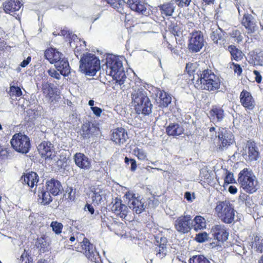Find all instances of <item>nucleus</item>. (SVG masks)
I'll return each instance as SVG.
<instances>
[{"mask_svg":"<svg viewBox=\"0 0 263 263\" xmlns=\"http://www.w3.org/2000/svg\"><path fill=\"white\" fill-rule=\"evenodd\" d=\"M197 82L195 88L197 89L214 91L220 88L221 81L211 70L206 69L196 73Z\"/></svg>","mask_w":263,"mask_h":263,"instance_id":"obj_1","label":"nucleus"},{"mask_svg":"<svg viewBox=\"0 0 263 263\" xmlns=\"http://www.w3.org/2000/svg\"><path fill=\"white\" fill-rule=\"evenodd\" d=\"M63 54L56 48H48L44 52V56L50 63L54 64L55 67L61 74L67 76L70 72L69 62L67 59L63 57Z\"/></svg>","mask_w":263,"mask_h":263,"instance_id":"obj_2","label":"nucleus"},{"mask_svg":"<svg viewBox=\"0 0 263 263\" xmlns=\"http://www.w3.org/2000/svg\"><path fill=\"white\" fill-rule=\"evenodd\" d=\"M237 180L240 187L248 194L256 192L259 188L258 180L251 169L245 168L241 170Z\"/></svg>","mask_w":263,"mask_h":263,"instance_id":"obj_3","label":"nucleus"},{"mask_svg":"<svg viewBox=\"0 0 263 263\" xmlns=\"http://www.w3.org/2000/svg\"><path fill=\"white\" fill-rule=\"evenodd\" d=\"M80 69L86 75L94 76L100 69V60L93 54H83L80 61Z\"/></svg>","mask_w":263,"mask_h":263,"instance_id":"obj_4","label":"nucleus"},{"mask_svg":"<svg viewBox=\"0 0 263 263\" xmlns=\"http://www.w3.org/2000/svg\"><path fill=\"white\" fill-rule=\"evenodd\" d=\"M106 72L119 84H123L126 77L122 68V62L116 58H108L106 59Z\"/></svg>","mask_w":263,"mask_h":263,"instance_id":"obj_5","label":"nucleus"},{"mask_svg":"<svg viewBox=\"0 0 263 263\" xmlns=\"http://www.w3.org/2000/svg\"><path fill=\"white\" fill-rule=\"evenodd\" d=\"M215 210L217 216L223 222L230 224L234 221L235 211L229 201L217 202Z\"/></svg>","mask_w":263,"mask_h":263,"instance_id":"obj_6","label":"nucleus"},{"mask_svg":"<svg viewBox=\"0 0 263 263\" xmlns=\"http://www.w3.org/2000/svg\"><path fill=\"white\" fill-rule=\"evenodd\" d=\"M132 99L138 114L148 115L152 112V104L146 93L140 90L133 94Z\"/></svg>","mask_w":263,"mask_h":263,"instance_id":"obj_7","label":"nucleus"},{"mask_svg":"<svg viewBox=\"0 0 263 263\" xmlns=\"http://www.w3.org/2000/svg\"><path fill=\"white\" fill-rule=\"evenodd\" d=\"M10 143L16 151L23 154L28 153L31 146L29 137L21 133L15 134Z\"/></svg>","mask_w":263,"mask_h":263,"instance_id":"obj_8","label":"nucleus"},{"mask_svg":"<svg viewBox=\"0 0 263 263\" xmlns=\"http://www.w3.org/2000/svg\"><path fill=\"white\" fill-rule=\"evenodd\" d=\"M124 197L127 202L128 208L134 213L139 214L144 211L146 206L138 195L128 191L125 194Z\"/></svg>","mask_w":263,"mask_h":263,"instance_id":"obj_9","label":"nucleus"},{"mask_svg":"<svg viewBox=\"0 0 263 263\" xmlns=\"http://www.w3.org/2000/svg\"><path fill=\"white\" fill-rule=\"evenodd\" d=\"M80 236L83 237V241L81 242V251L91 262H99L100 255L95 247L87 238L84 237L83 234H80Z\"/></svg>","mask_w":263,"mask_h":263,"instance_id":"obj_10","label":"nucleus"},{"mask_svg":"<svg viewBox=\"0 0 263 263\" xmlns=\"http://www.w3.org/2000/svg\"><path fill=\"white\" fill-rule=\"evenodd\" d=\"M204 43L203 33L200 30H194L191 33L188 49L192 52H198L204 46Z\"/></svg>","mask_w":263,"mask_h":263,"instance_id":"obj_11","label":"nucleus"},{"mask_svg":"<svg viewBox=\"0 0 263 263\" xmlns=\"http://www.w3.org/2000/svg\"><path fill=\"white\" fill-rule=\"evenodd\" d=\"M111 211L118 217L125 220H130L128 214L130 213L128 208L122 203L120 199L116 198L112 202Z\"/></svg>","mask_w":263,"mask_h":263,"instance_id":"obj_12","label":"nucleus"},{"mask_svg":"<svg viewBox=\"0 0 263 263\" xmlns=\"http://www.w3.org/2000/svg\"><path fill=\"white\" fill-rule=\"evenodd\" d=\"M218 146L222 151L223 148L227 147L234 142V136L231 132L225 129H220L218 128Z\"/></svg>","mask_w":263,"mask_h":263,"instance_id":"obj_13","label":"nucleus"},{"mask_svg":"<svg viewBox=\"0 0 263 263\" xmlns=\"http://www.w3.org/2000/svg\"><path fill=\"white\" fill-rule=\"evenodd\" d=\"M192 224L190 216L186 215L178 218L175 221L174 226L178 232L185 234L188 233L192 228Z\"/></svg>","mask_w":263,"mask_h":263,"instance_id":"obj_14","label":"nucleus"},{"mask_svg":"<svg viewBox=\"0 0 263 263\" xmlns=\"http://www.w3.org/2000/svg\"><path fill=\"white\" fill-rule=\"evenodd\" d=\"M211 233L214 239L219 243L223 242L228 239L229 232L226 227L223 224H216L212 227Z\"/></svg>","mask_w":263,"mask_h":263,"instance_id":"obj_15","label":"nucleus"},{"mask_svg":"<svg viewBox=\"0 0 263 263\" xmlns=\"http://www.w3.org/2000/svg\"><path fill=\"white\" fill-rule=\"evenodd\" d=\"M240 102L246 110H253L255 106V101L251 93L243 89L240 94Z\"/></svg>","mask_w":263,"mask_h":263,"instance_id":"obj_16","label":"nucleus"},{"mask_svg":"<svg viewBox=\"0 0 263 263\" xmlns=\"http://www.w3.org/2000/svg\"><path fill=\"white\" fill-rule=\"evenodd\" d=\"M53 145L50 142L44 141L38 146V151L42 158L45 159H52L55 156Z\"/></svg>","mask_w":263,"mask_h":263,"instance_id":"obj_17","label":"nucleus"},{"mask_svg":"<svg viewBox=\"0 0 263 263\" xmlns=\"http://www.w3.org/2000/svg\"><path fill=\"white\" fill-rule=\"evenodd\" d=\"M195 68L193 63H187L183 75V80L189 85H193L195 87L197 79L195 80Z\"/></svg>","mask_w":263,"mask_h":263,"instance_id":"obj_18","label":"nucleus"},{"mask_svg":"<svg viewBox=\"0 0 263 263\" xmlns=\"http://www.w3.org/2000/svg\"><path fill=\"white\" fill-rule=\"evenodd\" d=\"M89 196L93 203L101 204L105 199V191L99 186H93L91 187Z\"/></svg>","mask_w":263,"mask_h":263,"instance_id":"obj_19","label":"nucleus"},{"mask_svg":"<svg viewBox=\"0 0 263 263\" xmlns=\"http://www.w3.org/2000/svg\"><path fill=\"white\" fill-rule=\"evenodd\" d=\"M146 3L143 0H130L128 2V7L139 14L146 15L148 13Z\"/></svg>","mask_w":263,"mask_h":263,"instance_id":"obj_20","label":"nucleus"},{"mask_svg":"<svg viewBox=\"0 0 263 263\" xmlns=\"http://www.w3.org/2000/svg\"><path fill=\"white\" fill-rule=\"evenodd\" d=\"M22 6L21 0H7L2 5L4 12L11 15L18 11Z\"/></svg>","mask_w":263,"mask_h":263,"instance_id":"obj_21","label":"nucleus"},{"mask_svg":"<svg viewBox=\"0 0 263 263\" xmlns=\"http://www.w3.org/2000/svg\"><path fill=\"white\" fill-rule=\"evenodd\" d=\"M128 138L127 133L123 128L115 129L112 133L111 140L117 144H123Z\"/></svg>","mask_w":263,"mask_h":263,"instance_id":"obj_22","label":"nucleus"},{"mask_svg":"<svg viewBox=\"0 0 263 263\" xmlns=\"http://www.w3.org/2000/svg\"><path fill=\"white\" fill-rule=\"evenodd\" d=\"M167 239L165 237H161L156 241L155 243V251L156 256L160 258L165 256L167 253Z\"/></svg>","mask_w":263,"mask_h":263,"instance_id":"obj_23","label":"nucleus"},{"mask_svg":"<svg viewBox=\"0 0 263 263\" xmlns=\"http://www.w3.org/2000/svg\"><path fill=\"white\" fill-rule=\"evenodd\" d=\"M253 20L252 15L248 13L245 14L242 17L241 24L247 30L248 34H252L256 30L257 26Z\"/></svg>","mask_w":263,"mask_h":263,"instance_id":"obj_24","label":"nucleus"},{"mask_svg":"<svg viewBox=\"0 0 263 263\" xmlns=\"http://www.w3.org/2000/svg\"><path fill=\"white\" fill-rule=\"evenodd\" d=\"M74 160L76 164L82 169L89 170L91 167L90 160L82 153H76L74 156Z\"/></svg>","mask_w":263,"mask_h":263,"instance_id":"obj_25","label":"nucleus"},{"mask_svg":"<svg viewBox=\"0 0 263 263\" xmlns=\"http://www.w3.org/2000/svg\"><path fill=\"white\" fill-rule=\"evenodd\" d=\"M46 190L53 196L58 195L63 190L61 183L54 179L46 182Z\"/></svg>","mask_w":263,"mask_h":263,"instance_id":"obj_26","label":"nucleus"},{"mask_svg":"<svg viewBox=\"0 0 263 263\" xmlns=\"http://www.w3.org/2000/svg\"><path fill=\"white\" fill-rule=\"evenodd\" d=\"M160 13L165 16H171L174 12L175 6L172 2L164 3L158 6Z\"/></svg>","mask_w":263,"mask_h":263,"instance_id":"obj_27","label":"nucleus"},{"mask_svg":"<svg viewBox=\"0 0 263 263\" xmlns=\"http://www.w3.org/2000/svg\"><path fill=\"white\" fill-rule=\"evenodd\" d=\"M41 90L45 98L51 99L55 93L53 84L47 81H43L41 85Z\"/></svg>","mask_w":263,"mask_h":263,"instance_id":"obj_28","label":"nucleus"},{"mask_svg":"<svg viewBox=\"0 0 263 263\" xmlns=\"http://www.w3.org/2000/svg\"><path fill=\"white\" fill-rule=\"evenodd\" d=\"M172 102L171 96L164 90H160L157 103L160 107H167Z\"/></svg>","mask_w":263,"mask_h":263,"instance_id":"obj_29","label":"nucleus"},{"mask_svg":"<svg viewBox=\"0 0 263 263\" xmlns=\"http://www.w3.org/2000/svg\"><path fill=\"white\" fill-rule=\"evenodd\" d=\"M228 49L230 53L232 60H234L236 61H239L243 59L244 54L236 46L233 45H229Z\"/></svg>","mask_w":263,"mask_h":263,"instance_id":"obj_30","label":"nucleus"},{"mask_svg":"<svg viewBox=\"0 0 263 263\" xmlns=\"http://www.w3.org/2000/svg\"><path fill=\"white\" fill-rule=\"evenodd\" d=\"M39 181V177L37 174L31 172L24 176V182L30 187H33Z\"/></svg>","mask_w":263,"mask_h":263,"instance_id":"obj_31","label":"nucleus"},{"mask_svg":"<svg viewBox=\"0 0 263 263\" xmlns=\"http://www.w3.org/2000/svg\"><path fill=\"white\" fill-rule=\"evenodd\" d=\"M248 147V156L250 160L255 161L259 158V152L257 146L253 142H248L247 144Z\"/></svg>","mask_w":263,"mask_h":263,"instance_id":"obj_32","label":"nucleus"},{"mask_svg":"<svg viewBox=\"0 0 263 263\" xmlns=\"http://www.w3.org/2000/svg\"><path fill=\"white\" fill-rule=\"evenodd\" d=\"M82 128L83 132L82 135L84 138H89L90 135L99 129L98 127L94 126L93 123L89 122L84 124Z\"/></svg>","mask_w":263,"mask_h":263,"instance_id":"obj_33","label":"nucleus"},{"mask_svg":"<svg viewBox=\"0 0 263 263\" xmlns=\"http://www.w3.org/2000/svg\"><path fill=\"white\" fill-rule=\"evenodd\" d=\"M184 131L182 126L178 124H170L166 129L168 135L177 136L181 135Z\"/></svg>","mask_w":263,"mask_h":263,"instance_id":"obj_34","label":"nucleus"},{"mask_svg":"<svg viewBox=\"0 0 263 263\" xmlns=\"http://www.w3.org/2000/svg\"><path fill=\"white\" fill-rule=\"evenodd\" d=\"M193 222L192 228H194L196 231L203 229L206 227L205 220L201 216H196L193 220H191V222Z\"/></svg>","mask_w":263,"mask_h":263,"instance_id":"obj_35","label":"nucleus"},{"mask_svg":"<svg viewBox=\"0 0 263 263\" xmlns=\"http://www.w3.org/2000/svg\"><path fill=\"white\" fill-rule=\"evenodd\" d=\"M60 35L65 37L71 44L73 42H75L76 40H78L77 36L73 34L71 31L65 27L61 29L60 31Z\"/></svg>","mask_w":263,"mask_h":263,"instance_id":"obj_36","label":"nucleus"},{"mask_svg":"<svg viewBox=\"0 0 263 263\" xmlns=\"http://www.w3.org/2000/svg\"><path fill=\"white\" fill-rule=\"evenodd\" d=\"M252 248L259 253L263 252V239L258 236H255L252 241Z\"/></svg>","mask_w":263,"mask_h":263,"instance_id":"obj_37","label":"nucleus"},{"mask_svg":"<svg viewBox=\"0 0 263 263\" xmlns=\"http://www.w3.org/2000/svg\"><path fill=\"white\" fill-rule=\"evenodd\" d=\"M48 245L45 236L38 238L35 242L36 248L40 249L41 252H45L47 250Z\"/></svg>","mask_w":263,"mask_h":263,"instance_id":"obj_38","label":"nucleus"},{"mask_svg":"<svg viewBox=\"0 0 263 263\" xmlns=\"http://www.w3.org/2000/svg\"><path fill=\"white\" fill-rule=\"evenodd\" d=\"M51 193L48 190H42L41 192L39 194V197L40 199L42 201L41 202L44 204H49L51 201H52V198L50 196Z\"/></svg>","mask_w":263,"mask_h":263,"instance_id":"obj_39","label":"nucleus"},{"mask_svg":"<svg viewBox=\"0 0 263 263\" xmlns=\"http://www.w3.org/2000/svg\"><path fill=\"white\" fill-rule=\"evenodd\" d=\"M86 50L87 48L85 41L79 39L74 50L75 54L78 57Z\"/></svg>","mask_w":263,"mask_h":263,"instance_id":"obj_40","label":"nucleus"},{"mask_svg":"<svg viewBox=\"0 0 263 263\" xmlns=\"http://www.w3.org/2000/svg\"><path fill=\"white\" fill-rule=\"evenodd\" d=\"M220 172L224 175V184H230L235 182V179L233 176V174L225 169H222Z\"/></svg>","mask_w":263,"mask_h":263,"instance_id":"obj_41","label":"nucleus"},{"mask_svg":"<svg viewBox=\"0 0 263 263\" xmlns=\"http://www.w3.org/2000/svg\"><path fill=\"white\" fill-rule=\"evenodd\" d=\"M9 93L11 97L14 96L16 97H20L23 95L22 91L20 87L13 85H10Z\"/></svg>","mask_w":263,"mask_h":263,"instance_id":"obj_42","label":"nucleus"},{"mask_svg":"<svg viewBox=\"0 0 263 263\" xmlns=\"http://www.w3.org/2000/svg\"><path fill=\"white\" fill-rule=\"evenodd\" d=\"M133 153L138 159L142 161L146 160V153L143 149L137 147L134 149Z\"/></svg>","mask_w":263,"mask_h":263,"instance_id":"obj_43","label":"nucleus"},{"mask_svg":"<svg viewBox=\"0 0 263 263\" xmlns=\"http://www.w3.org/2000/svg\"><path fill=\"white\" fill-rule=\"evenodd\" d=\"M231 37L235 39V41L237 43H240L243 40V36L242 33L239 30L234 29L230 33Z\"/></svg>","mask_w":263,"mask_h":263,"instance_id":"obj_44","label":"nucleus"},{"mask_svg":"<svg viewBox=\"0 0 263 263\" xmlns=\"http://www.w3.org/2000/svg\"><path fill=\"white\" fill-rule=\"evenodd\" d=\"M189 263H210L205 257L203 256H195L190 258Z\"/></svg>","mask_w":263,"mask_h":263,"instance_id":"obj_45","label":"nucleus"},{"mask_svg":"<svg viewBox=\"0 0 263 263\" xmlns=\"http://www.w3.org/2000/svg\"><path fill=\"white\" fill-rule=\"evenodd\" d=\"M50 227L56 234H59L62 232L63 226L62 223L58 221H52L50 224Z\"/></svg>","mask_w":263,"mask_h":263,"instance_id":"obj_46","label":"nucleus"},{"mask_svg":"<svg viewBox=\"0 0 263 263\" xmlns=\"http://www.w3.org/2000/svg\"><path fill=\"white\" fill-rule=\"evenodd\" d=\"M211 38L215 44H218L219 41L222 39V36L221 32L216 30L212 32Z\"/></svg>","mask_w":263,"mask_h":263,"instance_id":"obj_47","label":"nucleus"},{"mask_svg":"<svg viewBox=\"0 0 263 263\" xmlns=\"http://www.w3.org/2000/svg\"><path fill=\"white\" fill-rule=\"evenodd\" d=\"M223 109L220 106L213 105L210 111L211 115H223Z\"/></svg>","mask_w":263,"mask_h":263,"instance_id":"obj_48","label":"nucleus"},{"mask_svg":"<svg viewBox=\"0 0 263 263\" xmlns=\"http://www.w3.org/2000/svg\"><path fill=\"white\" fill-rule=\"evenodd\" d=\"M218 132L216 130V128L214 127H211L210 128L209 132L207 134L208 138L211 140L215 141L217 140L218 141Z\"/></svg>","mask_w":263,"mask_h":263,"instance_id":"obj_49","label":"nucleus"},{"mask_svg":"<svg viewBox=\"0 0 263 263\" xmlns=\"http://www.w3.org/2000/svg\"><path fill=\"white\" fill-rule=\"evenodd\" d=\"M19 261L20 263H32V260H30L28 253L25 250L21 255Z\"/></svg>","mask_w":263,"mask_h":263,"instance_id":"obj_50","label":"nucleus"},{"mask_svg":"<svg viewBox=\"0 0 263 263\" xmlns=\"http://www.w3.org/2000/svg\"><path fill=\"white\" fill-rule=\"evenodd\" d=\"M208 238V235L206 233H199L196 235L195 239L197 242H204Z\"/></svg>","mask_w":263,"mask_h":263,"instance_id":"obj_51","label":"nucleus"},{"mask_svg":"<svg viewBox=\"0 0 263 263\" xmlns=\"http://www.w3.org/2000/svg\"><path fill=\"white\" fill-rule=\"evenodd\" d=\"M10 154L9 151L7 150L1 146H0V159H4L7 158Z\"/></svg>","mask_w":263,"mask_h":263,"instance_id":"obj_52","label":"nucleus"},{"mask_svg":"<svg viewBox=\"0 0 263 263\" xmlns=\"http://www.w3.org/2000/svg\"><path fill=\"white\" fill-rule=\"evenodd\" d=\"M179 7H187L190 5L191 0H174Z\"/></svg>","mask_w":263,"mask_h":263,"instance_id":"obj_53","label":"nucleus"},{"mask_svg":"<svg viewBox=\"0 0 263 263\" xmlns=\"http://www.w3.org/2000/svg\"><path fill=\"white\" fill-rule=\"evenodd\" d=\"M66 196H67V198L70 200H73L75 198V191H74L71 187H69L67 189L66 191Z\"/></svg>","mask_w":263,"mask_h":263,"instance_id":"obj_54","label":"nucleus"},{"mask_svg":"<svg viewBox=\"0 0 263 263\" xmlns=\"http://www.w3.org/2000/svg\"><path fill=\"white\" fill-rule=\"evenodd\" d=\"M47 72L51 77L58 80L60 79V74L54 69H50L48 70Z\"/></svg>","mask_w":263,"mask_h":263,"instance_id":"obj_55","label":"nucleus"},{"mask_svg":"<svg viewBox=\"0 0 263 263\" xmlns=\"http://www.w3.org/2000/svg\"><path fill=\"white\" fill-rule=\"evenodd\" d=\"M233 66V70L235 73H237L238 76H240L242 72V69L240 65L232 63Z\"/></svg>","mask_w":263,"mask_h":263,"instance_id":"obj_56","label":"nucleus"},{"mask_svg":"<svg viewBox=\"0 0 263 263\" xmlns=\"http://www.w3.org/2000/svg\"><path fill=\"white\" fill-rule=\"evenodd\" d=\"M210 174L206 170H202L200 172V177L202 179L207 180L209 179Z\"/></svg>","mask_w":263,"mask_h":263,"instance_id":"obj_57","label":"nucleus"},{"mask_svg":"<svg viewBox=\"0 0 263 263\" xmlns=\"http://www.w3.org/2000/svg\"><path fill=\"white\" fill-rule=\"evenodd\" d=\"M253 73L255 76V79L256 82L260 83L262 80V77L260 75V72L256 70H254L253 71Z\"/></svg>","mask_w":263,"mask_h":263,"instance_id":"obj_58","label":"nucleus"},{"mask_svg":"<svg viewBox=\"0 0 263 263\" xmlns=\"http://www.w3.org/2000/svg\"><path fill=\"white\" fill-rule=\"evenodd\" d=\"M148 204L149 206L154 208L159 204V201L158 200L155 199L154 197H153V199H149Z\"/></svg>","mask_w":263,"mask_h":263,"instance_id":"obj_59","label":"nucleus"},{"mask_svg":"<svg viewBox=\"0 0 263 263\" xmlns=\"http://www.w3.org/2000/svg\"><path fill=\"white\" fill-rule=\"evenodd\" d=\"M91 109L95 115H100L102 111V109L98 107H92Z\"/></svg>","mask_w":263,"mask_h":263,"instance_id":"obj_60","label":"nucleus"},{"mask_svg":"<svg viewBox=\"0 0 263 263\" xmlns=\"http://www.w3.org/2000/svg\"><path fill=\"white\" fill-rule=\"evenodd\" d=\"M31 61V58L28 57L26 60H24L20 64L22 67H25Z\"/></svg>","mask_w":263,"mask_h":263,"instance_id":"obj_61","label":"nucleus"},{"mask_svg":"<svg viewBox=\"0 0 263 263\" xmlns=\"http://www.w3.org/2000/svg\"><path fill=\"white\" fill-rule=\"evenodd\" d=\"M184 198L189 201H192L195 198L194 196L192 195L190 192H187L184 194Z\"/></svg>","mask_w":263,"mask_h":263,"instance_id":"obj_62","label":"nucleus"},{"mask_svg":"<svg viewBox=\"0 0 263 263\" xmlns=\"http://www.w3.org/2000/svg\"><path fill=\"white\" fill-rule=\"evenodd\" d=\"M130 170L132 171H135L137 168L136 161L134 159H130Z\"/></svg>","mask_w":263,"mask_h":263,"instance_id":"obj_63","label":"nucleus"},{"mask_svg":"<svg viewBox=\"0 0 263 263\" xmlns=\"http://www.w3.org/2000/svg\"><path fill=\"white\" fill-rule=\"evenodd\" d=\"M229 192L232 194H235L237 192V189L235 186L230 185L228 188Z\"/></svg>","mask_w":263,"mask_h":263,"instance_id":"obj_64","label":"nucleus"}]
</instances>
